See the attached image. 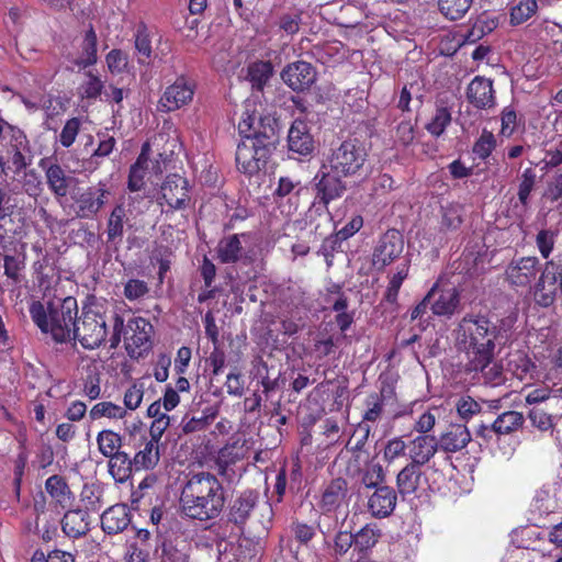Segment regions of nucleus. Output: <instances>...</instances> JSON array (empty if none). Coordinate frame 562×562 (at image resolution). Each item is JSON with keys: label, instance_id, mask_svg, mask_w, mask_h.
Returning <instances> with one entry per match:
<instances>
[{"label": "nucleus", "instance_id": "obj_1", "mask_svg": "<svg viewBox=\"0 0 562 562\" xmlns=\"http://www.w3.org/2000/svg\"><path fill=\"white\" fill-rule=\"evenodd\" d=\"M456 346L465 355L462 371L477 383L499 385L504 382L503 367L495 361V348L501 328L484 315L467 314L457 329Z\"/></svg>", "mask_w": 562, "mask_h": 562}, {"label": "nucleus", "instance_id": "obj_2", "mask_svg": "<svg viewBox=\"0 0 562 562\" xmlns=\"http://www.w3.org/2000/svg\"><path fill=\"white\" fill-rule=\"evenodd\" d=\"M241 136L237 144L235 162L239 172L247 177L266 169L279 142L278 121L270 114L262 115L256 103L247 101L238 123Z\"/></svg>", "mask_w": 562, "mask_h": 562}, {"label": "nucleus", "instance_id": "obj_3", "mask_svg": "<svg viewBox=\"0 0 562 562\" xmlns=\"http://www.w3.org/2000/svg\"><path fill=\"white\" fill-rule=\"evenodd\" d=\"M225 490L218 477L207 471L189 473L181 487V516L200 522L216 519L225 507Z\"/></svg>", "mask_w": 562, "mask_h": 562}, {"label": "nucleus", "instance_id": "obj_4", "mask_svg": "<svg viewBox=\"0 0 562 562\" xmlns=\"http://www.w3.org/2000/svg\"><path fill=\"white\" fill-rule=\"evenodd\" d=\"M34 324L44 334H50L57 344L70 341L78 322V303L75 296L58 302H49L45 307L40 301H33L29 308Z\"/></svg>", "mask_w": 562, "mask_h": 562}, {"label": "nucleus", "instance_id": "obj_5", "mask_svg": "<svg viewBox=\"0 0 562 562\" xmlns=\"http://www.w3.org/2000/svg\"><path fill=\"white\" fill-rule=\"evenodd\" d=\"M112 331L110 334V348H116L122 336L125 337V349L130 357L139 358L151 349L153 325L144 317H133L127 322L126 330L124 318L117 313L111 317Z\"/></svg>", "mask_w": 562, "mask_h": 562}, {"label": "nucleus", "instance_id": "obj_6", "mask_svg": "<svg viewBox=\"0 0 562 562\" xmlns=\"http://www.w3.org/2000/svg\"><path fill=\"white\" fill-rule=\"evenodd\" d=\"M112 196L108 181H99L97 184L86 188L78 187L70 192V199L66 202V212L80 220H93L109 203Z\"/></svg>", "mask_w": 562, "mask_h": 562}, {"label": "nucleus", "instance_id": "obj_7", "mask_svg": "<svg viewBox=\"0 0 562 562\" xmlns=\"http://www.w3.org/2000/svg\"><path fill=\"white\" fill-rule=\"evenodd\" d=\"M341 177V175L330 171L328 166L323 165L313 178V189L315 191L313 206L316 212H319V216L324 218L328 227L333 224L328 205L330 202L340 199L347 190Z\"/></svg>", "mask_w": 562, "mask_h": 562}, {"label": "nucleus", "instance_id": "obj_8", "mask_svg": "<svg viewBox=\"0 0 562 562\" xmlns=\"http://www.w3.org/2000/svg\"><path fill=\"white\" fill-rule=\"evenodd\" d=\"M367 157L363 143L358 138H348L330 148L326 166L334 173L351 177L362 169Z\"/></svg>", "mask_w": 562, "mask_h": 562}, {"label": "nucleus", "instance_id": "obj_9", "mask_svg": "<svg viewBox=\"0 0 562 562\" xmlns=\"http://www.w3.org/2000/svg\"><path fill=\"white\" fill-rule=\"evenodd\" d=\"M2 153H0V167L5 165L14 173L19 175L31 165V146L24 131L20 127H10L0 137Z\"/></svg>", "mask_w": 562, "mask_h": 562}, {"label": "nucleus", "instance_id": "obj_10", "mask_svg": "<svg viewBox=\"0 0 562 562\" xmlns=\"http://www.w3.org/2000/svg\"><path fill=\"white\" fill-rule=\"evenodd\" d=\"M257 508L260 510L259 522L262 526L270 525L273 519L270 502L268 499L261 502L260 493L257 490H245L229 505L228 521L243 528Z\"/></svg>", "mask_w": 562, "mask_h": 562}, {"label": "nucleus", "instance_id": "obj_11", "mask_svg": "<svg viewBox=\"0 0 562 562\" xmlns=\"http://www.w3.org/2000/svg\"><path fill=\"white\" fill-rule=\"evenodd\" d=\"M109 335L108 317L98 307L82 308L72 339L78 340L85 349L100 347Z\"/></svg>", "mask_w": 562, "mask_h": 562}, {"label": "nucleus", "instance_id": "obj_12", "mask_svg": "<svg viewBox=\"0 0 562 562\" xmlns=\"http://www.w3.org/2000/svg\"><path fill=\"white\" fill-rule=\"evenodd\" d=\"M404 250V237L397 229H387L378 239L371 256V263L378 271L398 259Z\"/></svg>", "mask_w": 562, "mask_h": 562}, {"label": "nucleus", "instance_id": "obj_13", "mask_svg": "<svg viewBox=\"0 0 562 562\" xmlns=\"http://www.w3.org/2000/svg\"><path fill=\"white\" fill-rule=\"evenodd\" d=\"M539 270L540 262L535 256L514 258L505 268L504 281L515 290L529 288Z\"/></svg>", "mask_w": 562, "mask_h": 562}, {"label": "nucleus", "instance_id": "obj_14", "mask_svg": "<svg viewBox=\"0 0 562 562\" xmlns=\"http://www.w3.org/2000/svg\"><path fill=\"white\" fill-rule=\"evenodd\" d=\"M38 167L44 171L46 184L53 196L63 210H66L71 177L67 176L64 168L57 161H53L48 157L40 159Z\"/></svg>", "mask_w": 562, "mask_h": 562}, {"label": "nucleus", "instance_id": "obj_15", "mask_svg": "<svg viewBox=\"0 0 562 562\" xmlns=\"http://www.w3.org/2000/svg\"><path fill=\"white\" fill-rule=\"evenodd\" d=\"M127 449L134 451V467L136 471L151 470L159 462V448L158 445L148 440L144 434H131L127 437Z\"/></svg>", "mask_w": 562, "mask_h": 562}, {"label": "nucleus", "instance_id": "obj_16", "mask_svg": "<svg viewBox=\"0 0 562 562\" xmlns=\"http://www.w3.org/2000/svg\"><path fill=\"white\" fill-rule=\"evenodd\" d=\"M559 289V277L557 273V261L548 260L533 288V301L541 307H550L557 300Z\"/></svg>", "mask_w": 562, "mask_h": 562}, {"label": "nucleus", "instance_id": "obj_17", "mask_svg": "<svg viewBox=\"0 0 562 562\" xmlns=\"http://www.w3.org/2000/svg\"><path fill=\"white\" fill-rule=\"evenodd\" d=\"M249 234H231L222 237L215 248L216 258L221 263L231 265L241 261L245 265L254 261L251 251H246L241 238L246 239Z\"/></svg>", "mask_w": 562, "mask_h": 562}, {"label": "nucleus", "instance_id": "obj_18", "mask_svg": "<svg viewBox=\"0 0 562 562\" xmlns=\"http://www.w3.org/2000/svg\"><path fill=\"white\" fill-rule=\"evenodd\" d=\"M160 195L171 210H184L191 202L189 181L177 173L168 175L161 183Z\"/></svg>", "mask_w": 562, "mask_h": 562}, {"label": "nucleus", "instance_id": "obj_19", "mask_svg": "<svg viewBox=\"0 0 562 562\" xmlns=\"http://www.w3.org/2000/svg\"><path fill=\"white\" fill-rule=\"evenodd\" d=\"M283 82L293 91L308 90L316 80V70L312 64L297 60L289 64L281 72Z\"/></svg>", "mask_w": 562, "mask_h": 562}, {"label": "nucleus", "instance_id": "obj_20", "mask_svg": "<svg viewBox=\"0 0 562 562\" xmlns=\"http://www.w3.org/2000/svg\"><path fill=\"white\" fill-rule=\"evenodd\" d=\"M524 415L516 411H506L497 416L491 424H481L476 429V436L484 440H491L492 435H509L522 428Z\"/></svg>", "mask_w": 562, "mask_h": 562}, {"label": "nucleus", "instance_id": "obj_21", "mask_svg": "<svg viewBox=\"0 0 562 562\" xmlns=\"http://www.w3.org/2000/svg\"><path fill=\"white\" fill-rule=\"evenodd\" d=\"M194 95V83L184 76L166 88L159 100L160 105L168 112L176 111L188 104Z\"/></svg>", "mask_w": 562, "mask_h": 562}, {"label": "nucleus", "instance_id": "obj_22", "mask_svg": "<svg viewBox=\"0 0 562 562\" xmlns=\"http://www.w3.org/2000/svg\"><path fill=\"white\" fill-rule=\"evenodd\" d=\"M396 504L397 493L395 488L389 485H382L374 488L373 493L369 495L367 509L372 517L383 519L394 513Z\"/></svg>", "mask_w": 562, "mask_h": 562}, {"label": "nucleus", "instance_id": "obj_23", "mask_svg": "<svg viewBox=\"0 0 562 562\" xmlns=\"http://www.w3.org/2000/svg\"><path fill=\"white\" fill-rule=\"evenodd\" d=\"M468 102L477 110L491 109L496 104L493 80L475 76L467 87Z\"/></svg>", "mask_w": 562, "mask_h": 562}, {"label": "nucleus", "instance_id": "obj_24", "mask_svg": "<svg viewBox=\"0 0 562 562\" xmlns=\"http://www.w3.org/2000/svg\"><path fill=\"white\" fill-rule=\"evenodd\" d=\"M431 289L436 290L430 302L432 314L450 318L460 306L459 291L456 288H440L438 283H435Z\"/></svg>", "mask_w": 562, "mask_h": 562}, {"label": "nucleus", "instance_id": "obj_25", "mask_svg": "<svg viewBox=\"0 0 562 562\" xmlns=\"http://www.w3.org/2000/svg\"><path fill=\"white\" fill-rule=\"evenodd\" d=\"M411 464L422 468L427 464L438 451V439L431 435H418L407 446Z\"/></svg>", "mask_w": 562, "mask_h": 562}, {"label": "nucleus", "instance_id": "obj_26", "mask_svg": "<svg viewBox=\"0 0 562 562\" xmlns=\"http://www.w3.org/2000/svg\"><path fill=\"white\" fill-rule=\"evenodd\" d=\"M288 148L290 151L301 156H307L313 153L314 138L304 120L296 119L291 124L288 133Z\"/></svg>", "mask_w": 562, "mask_h": 562}, {"label": "nucleus", "instance_id": "obj_27", "mask_svg": "<svg viewBox=\"0 0 562 562\" xmlns=\"http://www.w3.org/2000/svg\"><path fill=\"white\" fill-rule=\"evenodd\" d=\"M100 520L104 533L113 536L123 532L130 526L132 515L126 505L116 504L105 509Z\"/></svg>", "mask_w": 562, "mask_h": 562}, {"label": "nucleus", "instance_id": "obj_28", "mask_svg": "<svg viewBox=\"0 0 562 562\" xmlns=\"http://www.w3.org/2000/svg\"><path fill=\"white\" fill-rule=\"evenodd\" d=\"M348 483L342 477L333 479L325 485L318 506L324 514L336 512L345 502Z\"/></svg>", "mask_w": 562, "mask_h": 562}, {"label": "nucleus", "instance_id": "obj_29", "mask_svg": "<svg viewBox=\"0 0 562 562\" xmlns=\"http://www.w3.org/2000/svg\"><path fill=\"white\" fill-rule=\"evenodd\" d=\"M45 491L55 507H60L61 509L70 508L75 502V494L71 492L66 479L59 474H54L46 479Z\"/></svg>", "mask_w": 562, "mask_h": 562}, {"label": "nucleus", "instance_id": "obj_30", "mask_svg": "<svg viewBox=\"0 0 562 562\" xmlns=\"http://www.w3.org/2000/svg\"><path fill=\"white\" fill-rule=\"evenodd\" d=\"M61 530L74 539L86 536L90 530V516L83 509H68L61 519Z\"/></svg>", "mask_w": 562, "mask_h": 562}, {"label": "nucleus", "instance_id": "obj_31", "mask_svg": "<svg viewBox=\"0 0 562 562\" xmlns=\"http://www.w3.org/2000/svg\"><path fill=\"white\" fill-rule=\"evenodd\" d=\"M422 477V468L407 463L396 475L395 491L397 495H400L402 499H406L407 497L415 495L419 488Z\"/></svg>", "mask_w": 562, "mask_h": 562}, {"label": "nucleus", "instance_id": "obj_32", "mask_svg": "<svg viewBox=\"0 0 562 562\" xmlns=\"http://www.w3.org/2000/svg\"><path fill=\"white\" fill-rule=\"evenodd\" d=\"M471 434L465 425L451 424L438 439V447L447 452H457L468 446Z\"/></svg>", "mask_w": 562, "mask_h": 562}, {"label": "nucleus", "instance_id": "obj_33", "mask_svg": "<svg viewBox=\"0 0 562 562\" xmlns=\"http://www.w3.org/2000/svg\"><path fill=\"white\" fill-rule=\"evenodd\" d=\"M108 459L109 473L116 483L127 482L133 472L136 471L128 449H124Z\"/></svg>", "mask_w": 562, "mask_h": 562}, {"label": "nucleus", "instance_id": "obj_34", "mask_svg": "<svg viewBox=\"0 0 562 562\" xmlns=\"http://www.w3.org/2000/svg\"><path fill=\"white\" fill-rule=\"evenodd\" d=\"M273 75V66L269 60H257L247 67L246 79L254 91L262 92Z\"/></svg>", "mask_w": 562, "mask_h": 562}, {"label": "nucleus", "instance_id": "obj_35", "mask_svg": "<svg viewBox=\"0 0 562 562\" xmlns=\"http://www.w3.org/2000/svg\"><path fill=\"white\" fill-rule=\"evenodd\" d=\"M382 532L375 524H367L356 533L355 539V552L358 555H368L372 548L379 542Z\"/></svg>", "mask_w": 562, "mask_h": 562}, {"label": "nucleus", "instance_id": "obj_36", "mask_svg": "<svg viewBox=\"0 0 562 562\" xmlns=\"http://www.w3.org/2000/svg\"><path fill=\"white\" fill-rule=\"evenodd\" d=\"M127 438L122 437L117 432L111 429H103L97 435V445L100 453L110 458L120 451L127 449Z\"/></svg>", "mask_w": 562, "mask_h": 562}, {"label": "nucleus", "instance_id": "obj_37", "mask_svg": "<svg viewBox=\"0 0 562 562\" xmlns=\"http://www.w3.org/2000/svg\"><path fill=\"white\" fill-rule=\"evenodd\" d=\"M411 269V259L406 258L396 266V271L389 276V283L384 292V301L389 304H397L398 293L403 282L408 278Z\"/></svg>", "mask_w": 562, "mask_h": 562}, {"label": "nucleus", "instance_id": "obj_38", "mask_svg": "<svg viewBox=\"0 0 562 562\" xmlns=\"http://www.w3.org/2000/svg\"><path fill=\"white\" fill-rule=\"evenodd\" d=\"M536 369V363L522 352L512 355L507 361V371L521 382L532 380Z\"/></svg>", "mask_w": 562, "mask_h": 562}, {"label": "nucleus", "instance_id": "obj_39", "mask_svg": "<svg viewBox=\"0 0 562 562\" xmlns=\"http://www.w3.org/2000/svg\"><path fill=\"white\" fill-rule=\"evenodd\" d=\"M126 222V209L123 203L116 204L106 221V241L121 243L124 235V225Z\"/></svg>", "mask_w": 562, "mask_h": 562}, {"label": "nucleus", "instance_id": "obj_40", "mask_svg": "<svg viewBox=\"0 0 562 562\" xmlns=\"http://www.w3.org/2000/svg\"><path fill=\"white\" fill-rule=\"evenodd\" d=\"M98 60V37L95 30L91 23H89L87 31L85 32L83 40L81 43V56L77 60V65L80 68H87L92 66Z\"/></svg>", "mask_w": 562, "mask_h": 562}, {"label": "nucleus", "instance_id": "obj_41", "mask_svg": "<svg viewBox=\"0 0 562 562\" xmlns=\"http://www.w3.org/2000/svg\"><path fill=\"white\" fill-rule=\"evenodd\" d=\"M306 187L297 178L291 176L280 177L277 188L273 191V198L277 202L288 198L289 201L296 199L299 201Z\"/></svg>", "mask_w": 562, "mask_h": 562}, {"label": "nucleus", "instance_id": "obj_42", "mask_svg": "<svg viewBox=\"0 0 562 562\" xmlns=\"http://www.w3.org/2000/svg\"><path fill=\"white\" fill-rule=\"evenodd\" d=\"M134 46L138 54V63L148 65L153 57L151 36L145 22H139L134 34Z\"/></svg>", "mask_w": 562, "mask_h": 562}, {"label": "nucleus", "instance_id": "obj_43", "mask_svg": "<svg viewBox=\"0 0 562 562\" xmlns=\"http://www.w3.org/2000/svg\"><path fill=\"white\" fill-rule=\"evenodd\" d=\"M464 209L459 203H449L441 207V221L439 231L441 233H456L463 223Z\"/></svg>", "mask_w": 562, "mask_h": 562}, {"label": "nucleus", "instance_id": "obj_44", "mask_svg": "<svg viewBox=\"0 0 562 562\" xmlns=\"http://www.w3.org/2000/svg\"><path fill=\"white\" fill-rule=\"evenodd\" d=\"M537 184V172L532 167L524 169L519 176V183L517 190V199L520 206L527 210L529 206L531 192Z\"/></svg>", "mask_w": 562, "mask_h": 562}, {"label": "nucleus", "instance_id": "obj_45", "mask_svg": "<svg viewBox=\"0 0 562 562\" xmlns=\"http://www.w3.org/2000/svg\"><path fill=\"white\" fill-rule=\"evenodd\" d=\"M22 199L20 194L13 192L8 187L0 188V224L5 221L7 217H11L22 210Z\"/></svg>", "mask_w": 562, "mask_h": 562}, {"label": "nucleus", "instance_id": "obj_46", "mask_svg": "<svg viewBox=\"0 0 562 562\" xmlns=\"http://www.w3.org/2000/svg\"><path fill=\"white\" fill-rule=\"evenodd\" d=\"M88 415L91 420H99L101 418L119 420L126 417V408L109 401H102L94 404Z\"/></svg>", "mask_w": 562, "mask_h": 562}, {"label": "nucleus", "instance_id": "obj_47", "mask_svg": "<svg viewBox=\"0 0 562 562\" xmlns=\"http://www.w3.org/2000/svg\"><path fill=\"white\" fill-rule=\"evenodd\" d=\"M360 482L366 488H376L385 485L386 473L381 463L370 461L364 469L360 471Z\"/></svg>", "mask_w": 562, "mask_h": 562}, {"label": "nucleus", "instance_id": "obj_48", "mask_svg": "<svg viewBox=\"0 0 562 562\" xmlns=\"http://www.w3.org/2000/svg\"><path fill=\"white\" fill-rule=\"evenodd\" d=\"M473 0H438L440 13L450 21L462 19L470 10Z\"/></svg>", "mask_w": 562, "mask_h": 562}, {"label": "nucleus", "instance_id": "obj_49", "mask_svg": "<svg viewBox=\"0 0 562 562\" xmlns=\"http://www.w3.org/2000/svg\"><path fill=\"white\" fill-rule=\"evenodd\" d=\"M218 408L214 406L206 407L200 417L192 416L187 422L183 420L182 430L184 434H192L206 429L217 417Z\"/></svg>", "mask_w": 562, "mask_h": 562}, {"label": "nucleus", "instance_id": "obj_50", "mask_svg": "<svg viewBox=\"0 0 562 562\" xmlns=\"http://www.w3.org/2000/svg\"><path fill=\"white\" fill-rule=\"evenodd\" d=\"M541 198L546 203L557 204L562 212V172H555L547 180Z\"/></svg>", "mask_w": 562, "mask_h": 562}, {"label": "nucleus", "instance_id": "obj_51", "mask_svg": "<svg viewBox=\"0 0 562 562\" xmlns=\"http://www.w3.org/2000/svg\"><path fill=\"white\" fill-rule=\"evenodd\" d=\"M371 426L366 424L364 422H360L355 431L347 443V448H349L355 453V461L359 462L361 456L363 453V448L370 437Z\"/></svg>", "mask_w": 562, "mask_h": 562}, {"label": "nucleus", "instance_id": "obj_52", "mask_svg": "<svg viewBox=\"0 0 562 562\" xmlns=\"http://www.w3.org/2000/svg\"><path fill=\"white\" fill-rule=\"evenodd\" d=\"M497 145L495 135L483 128L479 138L474 142L472 153L481 160L485 161L492 153L495 150Z\"/></svg>", "mask_w": 562, "mask_h": 562}, {"label": "nucleus", "instance_id": "obj_53", "mask_svg": "<svg viewBox=\"0 0 562 562\" xmlns=\"http://www.w3.org/2000/svg\"><path fill=\"white\" fill-rule=\"evenodd\" d=\"M538 10L537 0H519L516 5L510 9V23L519 25L528 21Z\"/></svg>", "mask_w": 562, "mask_h": 562}, {"label": "nucleus", "instance_id": "obj_54", "mask_svg": "<svg viewBox=\"0 0 562 562\" xmlns=\"http://www.w3.org/2000/svg\"><path fill=\"white\" fill-rule=\"evenodd\" d=\"M80 501L87 513L98 512L103 506L101 488L95 484H85L80 493Z\"/></svg>", "mask_w": 562, "mask_h": 562}, {"label": "nucleus", "instance_id": "obj_55", "mask_svg": "<svg viewBox=\"0 0 562 562\" xmlns=\"http://www.w3.org/2000/svg\"><path fill=\"white\" fill-rule=\"evenodd\" d=\"M333 311L337 314L335 316V323L341 333H345L353 323V313H348V297L345 294L338 296L333 303Z\"/></svg>", "mask_w": 562, "mask_h": 562}, {"label": "nucleus", "instance_id": "obj_56", "mask_svg": "<svg viewBox=\"0 0 562 562\" xmlns=\"http://www.w3.org/2000/svg\"><path fill=\"white\" fill-rule=\"evenodd\" d=\"M366 409L362 414L361 422L366 424H374L381 419L384 411V404L378 393H370L364 401Z\"/></svg>", "mask_w": 562, "mask_h": 562}, {"label": "nucleus", "instance_id": "obj_57", "mask_svg": "<svg viewBox=\"0 0 562 562\" xmlns=\"http://www.w3.org/2000/svg\"><path fill=\"white\" fill-rule=\"evenodd\" d=\"M355 548L353 533L348 530H338L330 546L331 554L336 558L345 557L351 548Z\"/></svg>", "mask_w": 562, "mask_h": 562}, {"label": "nucleus", "instance_id": "obj_58", "mask_svg": "<svg viewBox=\"0 0 562 562\" xmlns=\"http://www.w3.org/2000/svg\"><path fill=\"white\" fill-rule=\"evenodd\" d=\"M450 122V111L447 108L441 106L436 110L430 122L426 124V130L432 136L439 137L446 131Z\"/></svg>", "mask_w": 562, "mask_h": 562}, {"label": "nucleus", "instance_id": "obj_59", "mask_svg": "<svg viewBox=\"0 0 562 562\" xmlns=\"http://www.w3.org/2000/svg\"><path fill=\"white\" fill-rule=\"evenodd\" d=\"M81 120L76 116L66 121L58 137V140L64 148H69L74 145L81 130Z\"/></svg>", "mask_w": 562, "mask_h": 562}, {"label": "nucleus", "instance_id": "obj_60", "mask_svg": "<svg viewBox=\"0 0 562 562\" xmlns=\"http://www.w3.org/2000/svg\"><path fill=\"white\" fill-rule=\"evenodd\" d=\"M528 418L533 427L540 431L552 430L554 427L552 415L540 406H533L528 412Z\"/></svg>", "mask_w": 562, "mask_h": 562}, {"label": "nucleus", "instance_id": "obj_61", "mask_svg": "<svg viewBox=\"0 0 562 562\" xmlns=\"http://www.w3.org/2000/svg\"><path fill=\"white\" fill-rule=\"evenodd\" d=\"M456 409L462 420L469 422L481 413L482 407L481 404L470 395H462L456 403Z\"/></svg>", "mask_w": 562, "mask_h": 562}, {"label": "nucleus", "instance_id": "obj_62", "mask_svg": "<svg viewBox=\"0 0 562 562\" xmlns=\"http://www.w3.org/2000/svg\"><path fill=\"white\" fill-rule=\"evenodd\" d=\"M519 125L518 115L514 108L505 106L501 112V131L502 137L509 138L517 131Z\"/></svg>", "mask_w": 562, "mask_h": 562}, {"label": "nucleus", "instance_id": "obj_63", "mask_svg": "<svg viewBox=\"0 0 562 562\" xmlns=\"http://www.w3.org/2000/svg\"><path fill=\"white\" fill-rule=\"evenodd\" d=\"M525 402L528 405L540 406L541 403L546 402L551 397V389L547 385L530 386L528 383L522 390Z\"/></svg>", "mask_w": 562, "mask_h": 562}, {"label": "nucleus", "instance_id": "obj_64", "mask_svg": "<svg viewBox=\"0 0 562 562\" xmlns=\"http://www.w3.org/2000/svg\"><path fill=\"white\" fill-rule=\"evenodd\" d=\"M76 558L71 552L54 549L45 554L42 550H35L30 562H75Z\"/></svg>", "mask_w": 562, "mask_h": 562}]
</instances>
